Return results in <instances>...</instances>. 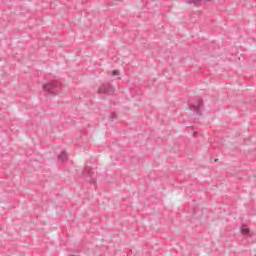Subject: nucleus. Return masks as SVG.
<instances>
[{
    "label": "nucleus",
    "mask_w": 256,
    "mask_h": 256,
    "mask_svg": "<svg viewBox=\"0 0 256 256\" xmlns=\"http://www.w3.org/2000/svg\"><path fill=\"white\" fill-rule=\"evenodd\" d=\"M98 93L105 94V95H113L115 93V87H113L111 84H102L98 88Z\"/></svg>",
    "instance_id": "f03ea898"
},
{
    "label": "nucleus",
    "mask_w": 256,
    "mask_h": 256,
    "mask_svg": "<svg viewBox=\"0 0 256 256\" xmlns=\"http://www.w3.org/2000/svg\"><path fill=\"white\" fill-rule=\"evenodd\" d=\"M197 135V132H194V136Z\"/></svg>",
    "instance_id": "1a4fd4ad"
},
{
    "label": "nucleus",
    "mask_w": 256,
    "mask_h": 256,
    "mask_svg": "<svg viewBox=\"0 0 256 256\" xmlns=\"http://www.w3.org/2000/svg\"><path fill=\"white\" fill-rule=\"evenodd\" d=\"M112 75L113 77H117L118 75H120L119 70H113Z\"/></svg>",
    "instance_id": "6e6552de"
},
{
    "label": "nucleus",
    "mask_w": 256,
    "mask_h": 256,
    "mask_svg": "<svg viewBox=\"0 0 256 256\" xmlns=\"http://www.w3.org/2000/svg\"><path fill=\"white\" fill-rule=\"evenodd\" d=\"M240 231L242 235H248L249 237H253L254 235L253 232H251V230H249V228L245 224L241 226Z\"/></svg>",
    "instance_id": "39448f33"
},
{
    "label": "nucleus",
    "mask_w": 256,
    "mask_h": 256,
    "mask_svg": "<svg viewBox=\"0 0 256 256\" xmlns=\"http://www.w3.org/2000/svg\"><path fill=\"white\" fill-rule=\"evenodd\" d=\"M203 3H213V0H186V4L193 5V7H201Z\"/></svg>",
    "instance_id": "20e7f679"
},
{
    "label": "nucleus",
    "mask_w": 256,
    "mask_h": 256,
    "mask_svg": "<svg viewBox=\"0 0 256 256\" xmlns=\"http://www.w3.org/2000/svg\"><path fill=\"white\" fill-rule=\"evenodd\" d=\"M189 109L196 115H201L203 111V101L197 100L196 102L189 104Z\"/></svg>",
    "instance_id": "7ed1b4c3"
},
{
    "label": "nucleus",
    "mask_w": 256,
    "mask_h": 256,
    "mask_svg": "<svg viewBox=\"0 0 256 256\" xmlns=\"http://www.w3.org/2000/svg\"><path fill=\"white\" fill-rule=\"evenodd\" d=\"M69 159L67 152L62 151L59 156H58V161H60V163H66V161Z\"/></svg>",
    "instance_id": "423d86ee"
},
{
    "label": "nucleus",
    "mask_w": 256,
    "mask_h": 256,
    "mask_svg": "<svg viewBox=\"0 0 256 256\" xmlns=\"http://www.w3.org/2000/svg\"><path fill=\"white\" fill-rule=\"evenodd\" d=\"M59 82L57 81H50L43 85V90L48 95H59Z\"/></svg>",
    "instance_id": "f257e3e1"
},
{
    "label": "nucleus",
    "mask_w": 256,
    "mask_h": 256,
    "mask_svg": "<svg viewBox=\"0 0 256 256\" xmlns=\"http://www.w3.org/2000/svg\"><path fill=\"white\" fill-rule=\"evenodd\" d=\"M117 119V114L115 112H112L109 116V121H114Z\"/></svg>",
    "instance_id": "0eeeda50"
}]
</instances>
